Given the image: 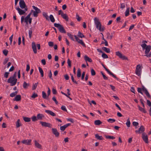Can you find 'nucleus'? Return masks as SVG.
<instances>
[{"label":"nucleus","instance_id":"obj_1","mask_svg":"<svg viewBox=\"0 0 151 151\" xmlns=\"http://www.w3.org/2000/svg\"><path fill=\"white\" fill-rule=\"evenodd\" d=\"M142 47V50H144L145 49V56H146L147 58H150L151 57V51L149 54V52L150 51L151 49V46L150 45H147L145 43H143L141 45Z\"/></svg>","mask_w":151,"mask_h":151},{"label":"nucleus","instance_id":"obj_2","mask_svg":"<svg viewBox=\"0 0 151 151\" xmlns=\"http://www.w3.org/2000/svg\"><path fill=\"white\" fill-rule=\"evenodd\" d=\"M94 21L96 28L100 31H103L104 30V27H101V24L99 19L96 17H95L94 19Z\"/></svg>","mask_w":151,"mask_h":151},{"label":"nucleus","instance_id":"obj_3","mask_svg":"<svg viewBox=\"0 0 151 151\" xmlns=\"http://www.w3.org/2000/svg\"><path fill=\"white\" fill-rule=\"evenodd\" d=\"M143 91L146 95L149 98L150 97V96L149 93L148 92L147 90L145 87L144 86H143L142 88H137L138 92L142 94H143V93L142 92V91Z\"/></svg>","mask_w":151,"mask_h":151},{"label":"nucleus","instance_id":"obj_4","mask_svg":"<svg viewBox=\"0 0 151 151\" xmlns=\"http://www.w3.org/2000/svg\"><path fill=\"white\" fill-rule=\"evenodd\" d=\"M32 7L35 11L31 10V13L33 12L34 17H37L38 16V14L40 13L41 11L38 8L34 6H32Z\"/></svg>","mask_w":151,"mask_h":151},{"label":"nucleus","instance_id":"obj_5","mask_svg":"<svg viewBox=\"0 0 151 151\" xmlns=\"http://www.w3.org/2000/svg\"><path fill=\"white\" fill-rule=\"evenodd\" d=\"M54 26L55 27L58 28L59 31L60 32L64 33H66V32L62 25L59 24L55 23L54 24Z\"/></svg>","mask_w":151,"mask_h":151},{"label":"nucleus","instance_id":"obj_6","mask_svg":"<svg viewBox=\"0 0 151 151\" xmlns=\"http://www.w3.org/2000/svg\"><path fill=\"white\" fill-rule=\"evenodd\" d=\"M142 68V66L140 64H138L136 66L135 73L139 76L141 75Z\"/></svg>","mask_w":151,"mask_h":151},{"label":"nucleus","instance_id":"obj_7","mask_svg":"<svg viewBox=\"0 0 151 151\" xmlns=\"http://www.w3.org/2000/svg\"><path fill=\"white\" fill-rule=\"evenodd\" d=\"M16 10L18 11V12L20 15H22L24 14L25 12L27 11L28 8L27 7L26 8H25L23 10L21 9H20L19 6L16 8Z\"/></svg>","mask_w":151,"mask_h":151},{"label":"nucleus","instance_id":"obj_8","mask_svg":"<svg viewBox=\"0 0 151 151\" xmlns=\"http://www.w3.org/2000/svg\"><path fill=\"white\" fill-rule=\"evenodd\" d=\"M17 81V79L14 78L13 79L10 77L8 79L7 81L8 83H10L11 86H12L15 85L16 84Z\"/></svg>","mask_w":151,"mask_h":151},{"label":"nucleus","instance_id":"obj_9","mask_svg":"<svg viewBox=\"0 0 151 151\" xmlns=\"http://www.w3.org/2000/svg\"><path fill=\"white\" fill-rule=\"evenodd\" d=\"M102 65L103 66V68L105 69V70L107 72V73L110 75L112 76L114 78L117 79L116 77L112 73L109 69L106 67L102 63H101Z\"/></svg>","mask_w":151,"mask_h":151},{"label":"nucleus","instance_id":"obj_10","mask_svg":"<svg viewBox=\"0 0 151 151\" xmlns=\"http://www.w3.org/2000/svg\"><path fill=\"white\" fill-rule=\"evenodd\" d=\"M142 138L146 143L148 144L149 143L148 136L145 133H142Z\"/></svg>","mask_w":151,"mask_h":151},{"label":"nucleus","instance_id":"obj_11","mask_svg":"<svg viewBox=\"0 0 151 151\" xmlns=\"http://www.w3.org/2000/svg\"><path fill=\"white\" fill-rule=\"evenodd\" d=\"M19 5L20 7L22 9H25L27 6L26 5L25 3L24 0H20L19 2Z\"/></svg>","mask_w":151,"mask_h":151},{"label":"nucleus","instance_id":"obj_12","mask_svg":"<svg viewBox=\"0 0 151 151\" xmlns=\"http://www.w3.org/2000/svg\"><path fill=\"white\" fill-rule=\"evenodd\" d=\"M145 130V128L142 125L140 127L139 129L138 130H136L135 131V132L136 133H138L139 134H140L142 133H144V132Z\"/></svg>","mask_w":151,"mask_h":151},{"label":"nucleus","instance_id":"obj_13","mask_svg":"<svg viewBox=\"0 0 151 151\" xmlns=\"http://www.w3.org/2000/svg\"><path fill=\"white\" fill-rule=\"evenodd\" d=\"M40 123L41 124L42 126L43 127H51L52 126V125L49 123L40 121Z\"/></svg>","mask_w":151,"mask_h":151},{"label":"nucleus","instance_id":"obj_14","mask_svg":"<svg viewBox=\"0 0 151 151\" xmlns=\"http://www.w3.org/2000/svg\"><path fill=\"white\" fill-rule=\"evenodd\" d=\"M52 130L53 134L55 135V137H58L59 135V133L57 129L52 128Z\"/></svg>","mask_w":151,"mask_h":151},{"label":"nucleus","instance_id":"obj_15","mask_svg":"<svg viewBox=\"0 0 151 151\" xmlns=\"http://www.w3.org/2000/svg\"><path fill=\"white\" fill-rule=\"evenodd\" d=\"M32 46L34 53L35 54H36L37 53L36 45L35 42H32Z\"/></svg>","mask_w":151,"mask_h":151},{"label":"nucleus","instance_id":"obj_16","mask_svg":"<svg viewBox=\"0 0 151 151\" xmlns=\"http://www.w3.org/2000/svg\"><path fill=\"white\" fill-rule=\"evenodd\" d=\"M31 139H24L22 141V142L23 144L29 145H31Z\"/></svg>","mask_w":151,"mask_h":151},{"label":"nucleus","instance_id":"obj_17","mask_svg":"<svg viewBox=\"0 0 151 151\" xmlns=\"http://www.w3.org/2000/svg\"><path fill=\"white\" fill-rule=\"evenodd\" d=\"M113 35H114L113 33H111V34L109 32L107 33L106 34V35H107L106 38L107 39H109L110 40H111L113 37Z\"/></svg>","mask_w":151,"mask_h":151},{"label":"nucleus","instance_id":"obj_18","mask_svg":"<svg viewBox=\"0 0 151 151\" xmlns=\"http://www.w3.org/2000/svg\"><path fill=\"white\" fill-rule=\"evenodd\" d=\"M45 112L52 116H56L55 114L51 111L46 110H45Z\"/></svg>","mask_w":151,"mask_h":151},{"label":"nucleus","instance_id":"obj_19","mask_svg":"<svg viewBox=\"0 0 151 151\" xmlns=\"http://www.w3.org/2000/svg\"><path fill=\"white\" fill-rule=\"evenodd\" d=\"M84 59L86 61H88L89 62L91 63L92 62V59L88 57L87 55H85L84 57Z\"/></svg>","mask_w":151,"mask_h":151},{"label":"nucleus","instance_id":"obj_20","mask_svg":"<svg viewBox=\"0 0 151 151\" xmlns=\"http://www.w3.org/2000/svg\"><path fill=\"white\" fill-rule=\"evenodd\" d=\"M22 124L20 123V121L19 119H18L16 122V127L18 128L21 126Z\"/></svg>","mask_w":151,"mask_h":151},{"label":"nucleus","instance_id":"obj_21","mask_svg":"<svg viewBox=\"0 0 151 151\" xmlns=\"http://www.w3.org/2000/svg\"><path fill=\"white\" fill-rule=\"evenodd\" d=\"M35 146L37 148L41 149L42 148L41 145L39 143L37 142L36 140L35 141Z\"/></svg>","mask_w":151,"mask_h":151},{"label":"nucleus","instance_id":"obj_22","mask_svg":"<svg viewBox=\"0 0 151 151\" xmlns=\"http://www.w3.org/2000/svg\"><path fill=\"white\" fill-rule=\"evenodd\" d=\"M65 20L68 21V17L67 15V14H63V15H62L61 16Z\"/></svg>","mask_w":151,"mask_h":151},{"label":"nucleus","instance_id":"obj_23","mask_svg":"<svg viewBox=\"0 0 151 151\" xmlns=\"http://www.w3.org/2000/svg\"><path fill=\"white\" fill-rule=\"evenodd\" d=\"M21 100V96L20 95H16L14 98V100L16 101H19Z\"/></svg>","mask_w":151,"mask_h":151},{"label":"nucleus","instance_id":"obj_24","mask_svg":"<svg viewBox=\"0 0 151 151\" xmlns=\"http://www.w3.org/2000/svg\"><path fill=\"white\" fill-rule=\"evenodd\" d=\"M102 49L107 53H109L110 52V49L109 48H107L106 47H102Z\"/></svg>","mask_w":151,"mask_h":151},{"label":"nucleus","instance_id":"obj_25","mask_svg":"<svg viewBox=\"0 0 151 151\" xmlns=\"http://www.w3.org/2000/svg\"><path fill=\"white\" fill-rule=\"evenodd\" d=\"M44 117V115L41 114H39L37 115V118L38 119L41 120L43 117Z\"/></svg>","mask_w":151,"mask_h":151},{"label":"nucleus","instance_id":"obj_26","mask_svg":"<svg viewBox=\"0 0 151 151\" xmlns=\"http://www.w3.org/2000/svg\"><path fill=\"white\" fill-rule=\"evenodd\" d=\"M95 137L97 139L100 140L103 139V138L102 136H99L98 134H96L95 135Z\"/></svg>","mask_w":151,"mask_h":151},{"label":"nucleus","instance_id":"obj_27","mask_svg":"<svg viewBox=\"0 0 151 151\" xmlns=\"http://www.w3.org/2000/svg\"><path fill=\"white\" fill-rule=\"evenodd\" d=\"M102 123V122L100 120H97L94 121V124L96 125H99Z\"/></svg>","mask_w":151,"mask_h":151},{"label":"nucleus","instance_id":"obj_28","mask_svg":"<svg viewBox=\"0 0 151 151\" xmlns=\"http://www.w3.org/2000/svg\"><path fill=\"white\" fill-rule=\"evenodd\" d=\"M42 98L45 99H48V96H47V95L46 93L44 91L42 92Z\"/></svg>","mask_w":151,"mask_h":151},{"label":"nucleus","instance_id":"obj_29","mask_svg":"<svg viewBox=\"0 0 151 151\" xmlns=\"http://www.w3.org/2000/svg\"><path fill=\"white\" fill-rule=\"evenodd\" d=\"M138 106L139 110L141 112L144 113H146V111H145L144 108H142L139 106Z\"/></svg>","mask_w":151,"mask_h":151},{"label":"nucleus","instance_id":"obj_30","mask_svg":"<svg viewBox=\"0 0 151 151\" xmlns=\"http://www.w3.org/2000/svg\"><path fill=\"white\" fill-rule=\"evenodd\" d=\"M41 76L43 77L44 76V72L42 69L40 67H38Z\"/></svg>","mask_w":151,"mask_h":151},{"label":"nucleus","instance_id":"obj_31","mask_svg":"<svg viewBox=\"0 0 151 151\" xmlns=\"http://www.w3.org/2000/svg\"><path fill=\"white\" fill-rule=\"evenodd\" d=\"M42 15L43 16L45 17L46 19L47 20H49V17L47 15V13L45 12H43L42 13Z\"/></svg>","mask_w":151,"mask_h":151},{"label":"nucleus","instance_id":"obj_32","mask_svg":"<svg viewBox=\"0 0 151 151\" xmlns=\"http://www.w3.org/2000/svg\"><path fill=\"white\" fill-rule=\"evenodd\" d=\"M23 119L24 121L26 122H29L31 121V119L29 117H23Z\"/></svg>","mask_w":151,"mask_h":151},{"label":"nucleus","instance_id":"obj_33","mask_svg":"<svg viewBox=\"0 0 151 151\" xmlns=\"http://www.w3.org/2000/svg\"><path fill=\"white\" fill-rule=\"evenodd\" d=\"M81 70L78 68L77 70V76L78 78H80L81 76Z\"/></svg>","mask_w":151,"mask_h":151},{"label":"nucleus","instance_id":"obj_34","mask_svg":"<svg viewBox=\"0 0 151 151\" xmlns=\"http://www.w3.org/2000/svg\"><path fill=\"white\" fill-rule=\"evenodd\" d=\"M126 124L127 127H130L131 123L129 120V118H128Z\"/></svg>","mask_w":151,"mask_h":151},{"label":"nucleus","instance_id":"obj_35","mask_svg":"<svg viewBox=\"0 0 151 151\" xmlns=\"http://www.w3.org/2000/svg\"><path fill=\"white\" fill-rule=\"evenodd\" d=\"M70 75L71 76V79L72 80V81L75 83L76 84H78V82L77 81H75L74 78V77L73 76V75L70 74Z\"/></svg>","mask_w":151,"mask_h":151},{"label":"nucleus","instance_id":"obj_36","mask_svg":"<svg viewBox=\"0 0 151 151\" xmlns=\"http://www.w3.org/2000/svg\"><path fill=\"white\" fill-rule=\"evenodd\" d=\"M125 16L127 17L129 14V8H128L126 10L125 12Z\"/></svg>","mask_w":151,"mask_h":151},{"label":"nucleus","instance_id":"obj_37","mask_svg":"<svg viewBox=\"0 0 151 151\" xmlns=\"http://www.w3.org/2000/svg\"><path fill=\"white\" fill-rule=\"evenodd\" d=\"M49 18H50V19L51 21L53 23L55 22V19L53 16L52 15V14L50 15V17H49Z\"/></svg>","mask_w":151,"mask_h":151},{"label":"nucleus","instance_id":"obj_38","mask_svg":"<svg viewBox=\"0 0 151 151\" xmlns=\"http://www.w3.org/2000/svg\"><path fill=\"white\" fill-rule=\"evenodd\" d=\"M78 35L79 37L81 38L84 37H85L84 35L80 31L78 32Z\"/></svg>","mask_w":151,"mask_h":151},{"label":"nucleus","instance_id":"obj_39","mask_svg":"<svg viewBox=\"0 0 151 151\" xmlns=\"http://www.w3.org/2000/svg\"><path fill=\"white\" fill-rule=\"evenodd\" d=\"M29 85L25 81H24L23 84V87L24 88L26 89L27 88L28 86Z\"/></svg>","mask_w":151,"mask_h":151},{"label":"nucleus","instance_id":"obj_40","mask_svg":"<svg viewBox=\"0 0 151 151\" xmlns=\"http://www.w3.org/2000/svg\"><path fill=\"white\" fill-rule=\"evenodd\" d=\"M67 35L69 37H70V38L73 41H74V39L73 38V35H71V34H70V33H67Z\"/></svg>","mask_w":151,"mask_h":151},{"label":"nucleus","instance_id":"obj_41","mask_svg":"<svg viewBox=\"0 0 151 151\" xmlns=\"http://www.w3.org/2000/svg\"><path fill=\"white\" fill-rule=\"evenodd\" d=\"M78 43L81 44L83 46L86 47V45L82 40H80L78 42Z\"/></svg>","mask_w":151,"mask_h":151},{"label":"nucleus","instance_id":"obj_42","mask_svg":"<svg viewBox=\"0 0 151 151\" xmlns=\"http://www.w3.org/2000/svg\"><path fill=\"white\" fill-rule=\"evenodd\" d=\"M38 84V82L35 83V84H34L32 87V90H35Z\"/></svg>","mask_w":151,"mask_h":151},{"label":"nucleus","instance_id":"obj_43","mask_svg":"<svg viewBox=\"0 0 151 151\" xmlns=\"http://www.w3.org/2000/svg\"><path fill=\"white\" fill-rule=\"evenodd\" d=\"M107 121L110 123H112L116 121L115 119H109L107 120Z\"/></svg>","mask_w":151,"mask_h":151},{"label":"nucleus","instance_id":"obj_44","mask_svg":"<svg viewBox=\"0 0 151 151\" xmlns=\"http://www.w3.org/2000/svg\"><path fill=\"white\" fill-rule=\"evenodd\" d=\"M105 138L106 139H114L115 138V137H113V136H109V135H106L105 136Z\"/></svg>","mask_w":151,"mask_h":151},{"label":"nucleus","instance_id":"obj_45","mask_svg":"<svg viewBox=\"0 0 151 151\" xmlns=\"http://www.w3.org/2000/svg\"><path fill=\"white\" fill-rule=\"evenodd\" d=\"M116 55L120 58L122 55L119 51H118L116 52Z\"/></svg>","mask_w":151,"mask_h":151},{"label":"nucleus","instance_id":"obj_46","mask_svg":"<svg viewBox=\"0 0 151 151\" xmlns=\"http://www.w3.org/2000/svg\"><path fill=\"white\" fill-rule=\"evenodd\" d=\"M8 52V50L6 49H5L3 51V53L6 56L7 55Z\"/></svg>","mask_w":151,"mask_h":151},{"label":"nucleus","instance_id":"obj_47","mask_svg":"<svg viewBox=\"0 0 151 151\" xmlns=\"http://www.w3.org/2000/svg\"><path fill=\"white\" fill-rule=\"evenodd\" d=\"M66 127L65 125H64L63 126H62L60 127V130L61 131H64L66 128Z\"/></svg>","mask_w":151,"mask_h":151},{"label":"nucleus","instance_id":"obj_48","mask_svg":"<svg viewBox=\"0 0 151 151\" xmlns=\"http://www.w3.org/2000/svg\"><path fill=\"white\" fill-rule=\"evenodd\" d=\"M38 96L37 94L34 93L31 96V98L35 99Z\"/></svg>","mask_w":151,"mask_h":151},{"label":"nucleus","instance_id":"obj_49","mask_svg":"<svg viewBox=\"0 0 151 151\" xmlns=\"http://www.w3.org/2000/svg\"><path fill=\"white\" fill-rule=\"evenodd\" d=\"M91 75L92 76H95L96 75V72L92 68L91 70Z\"/></svg>","mask_w":151,"mask_h":151},{"label":"nucleus","instance_id":"obj_50","mask_svg":"<svg viewBox=\"0 0 151 151\" xmlns=\"http://www.w3.org/2000/svg\"><path fill=\"white\" fill-rule=\"evenodd\" d=\"M16 74H17V72H15L13 74V76L10 77L12 78L13 79L14 78L17 79L16 78V77H17Z\"/></svg>","mask_w":151,"mask_h":151},{"label":"nucleus","instance_id":"obj_51","mask_svg":"<svg viewBox=\"0 0 151 151\" xmlns=\"http://www.w3.org/2000/svg\"><path fill=\"white\" fill-rule=\"evenodd\" d=\"M52 100L54 101L55 103L57 105L58 104V101H57L56 98L55 96H54L52 99Z\"/></svg>","mask_w":151,"mask_h":151},{"label":"nucleus","instance_id":"obj_52","mask_svg":"<svg viewBox=\"0 0 151 151\" xmlns=\"http://www.w3.org/2000/svg\"><path fill=\"white\" fill-rule=\"evenodd\" d=\"M102 57L104 58H108V56L106 54H105V53H103L102 54Z\"/></svg>","mask_w":151,"mask_h":151},{"label":"nucleus","instance_id":"obj_53","mask_svg":"<svg viewBox=\"0 0 151 151\" xmlns=\"http://www.w3.org/2000/svg\"><path fill=\"white\" fill-rule=\"evenodd\" d=\"M61 109L62 110L65 111H67V110L65 106L63 105L61 107Z\"/></svg>","mask_w":151,"mask_h":151},{"label":"nucleus","instance_id":"obj_54","mask_svg":"<svg viewBox=\"0 0 151 151\" xmlns=\"http://www.w3.org/2000/svg\"><path fill=\"white\" fill-rule=\"evenodd\" d=\"M140 101L141 102V103L142 104L143 107L145 108V105H144V101L143 99H140Z\"/></svg>","mask_w":151,"mask_h":151},{"label":"nucleus","instance_id":"obj_55","mask_svg":"<svg viewBox=\"0 0 151 151\" xmlns=\"http://www.w3.org/2000/svg\"><path fill=\"white\" fill-rule=\"evenodd\" d=\"M32 121L33 122L37 120L38 119L37 118V116H33L32 117Z\"/></svg>","mask_w":151,"mask_h":151},{"label":"nucleus","instance_id":"obj_56","mask_svg":"<svg viewBox=\"0 0 151 151\" xmlns=\"http://www.w3.org/2000/svg\"><path fill=\"white\" fill-rule=\"evenodd\" d=\"M32 30L31 29H30V30H29V38H31V37H32Z\"/></svg>","mask_w":151,"mask_h":151},{"label":"nucleus","instance_id":"obj_57","mask_svg":"<svg viewBox=\"0 0 151 151\" xmlns=\"http://www.w3.org/2000/svg\"><path fill=\"white\" fill-rule=\"evenodd\" d=\"M132 124L134 126L137 127L139 125V123L138 122H132Z\"/></svg>","mask_w":151,"mask_h":151},{"label":"nucleus","instance_id":"obj_58","mask_svg":"<svg viewBox=\"0 0 151 151\" xmlns=\"http://www.w3.org/2000/svg\"><path fill=\"white\" fill-rule=\"evenodd\" d=\"M9 73L8 72H6L4 75V76L5 78H7L8 77V76Z\"/></svg>","mask_w":151,"mask_h":151},{"label":"nucleus","instance_id":"obj_59","mask_svg":"<svg viewBox=\"0 0 151 151\" xmlns=\"http://www.w3.org/2000/svg\"><path fill=\"white\" fill-rule=\"evenodd\" d=\"M8 60H9V58H5V60H4V61L3 62V64L4 65H5L8 62Z\"/></svg>","mask_w":151,"mask_h":151},{"label":"nucleus","instance_id":"obj_60","mask_svg":"<svg viewBox=\"0 0 151 151\" xmlns=\"http://www.w3.org/2000/svg\"><path fill=\"white\" fill-rule=\"evenodd\" d=\"M102 40H103L104 41H105V45L106 46H108V44L107 42V41L104 38V37H102Z\"/></svg>","mask_w":151,"mask_h":151},{"label":"nucleus","instance_id":"obj_61","mask_svg":"<svg viewBox=\"0 0 151 151\" xmlns=\"http://www.w3.org/2000/svg\"><path fill=\"white\" fill-rule=\"evenodd\" d=\"M120 58L122 59L123 60H127L128 58L127 57L125 56L124 55H122L121 57Z\"/></svg>","mask_w":151,"mask_h":151},{"label":"nucleus","instance_id":"obj_62","mask_svg":"<svg viewBox=\"0 0 151 151\" xmlns=\"http://www.w3.org/2000/svg\"><path fill=\"white\" fill-rule=\"evenodd\" d=\"M67 63L68 65L70 67L71 66V61L69 59H68V60Z\"/></svg>","mask_w":151,"mask_h":151},{"label":"nucleus","instance_id":"obj_63","mask_svg":"<svg viewBox=\"0 0 151 151\" xmlns=\"http://www.w3.org/2000/svg\"><path fill=\"white\" fill-rule=\"evenodd\" d=\"M130 91L134 93H135V90L134 88L132 86L131 87Z\"/></svg>","mask_w":151,"mask_h":151},{"label":"nucleus","instance_id":"obj_64","mask_svg":"<svg viewBox=\"0 0 151 151\" xmlns=\"http://www.w3.org/2000/svg\"><path fill=\"white\" fill-rule=\"evenodd\" d=\"M48 44L49 46L52 47L53 45V42H49Z\"/></svg>","mask_w":151,"mask_h":151}]
</instances>
